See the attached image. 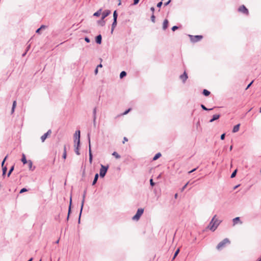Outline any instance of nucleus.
Masks as SVG:
<instances>
[{
    "label": "nucleus",
    "instance_id": "nucleus-20",
    "mask_svg": "<svg viewBox=\"0 0 261 261\" xmlns=\"http://www.w3.org/2000/svg\"><path fill=\"white\" fill-rule=\"evenodd\" d=\"M168 20L167 19H165L164 22H163V29L164 30H165L167 28H168Z\"/></svg>",
    "mask_w": 261,
    "mask_h": 261
},
{
    "label": "nucleus",
    "instance_id": "nucleus-55",
    "mask_svg": "<svg viewBox=\"0 0 261 261\" xmlns=\"http://www.w3.org/2000/svg\"><path fill=\"white\" fill-rule=\"evenodd\" d=\"M16 105V101H14L13 103V106H12L13 107V108H15Z\"/></svg>",
    "mask_w": 261,
    "mask_h": 261
},
{
    "label": "nucleus",
    "instance_id": "nucleus-19",
    "mask_svg": "<svg viewBox=\"0 0 261 261\" xmlns=\"http://www.w3.org/2000/svg\"><path fill=\"white\" fill-rule=\"evenodd\" d=\"M80 145V144H77H77H74V147H75L74 151H75V153L77 155H80V151H79Z\"/></svg>",
    "mask_w": 261,
    "mask_h": 261
},
{
    "label": "nucleus",
    "instance_id": "nucleus-30",
    "mask_svg": "<svg viewBox=\"0 0 261 261\" xmlns=\"http://www.w3.org/2000/svg\"><path fill=\"white\" fill-rule=\"evenodd\" d=\"M126 75V72L124 71H122L120 74V77L121 79L123 78V77L125 76Z\"/></svg>",
    "mask_w": 261,
    "mask_h": 261
},
{
    "label": "nucleus",
    "instance_id": "nucleus-36",
    "mask_svg": "<svg viewBox=\"0 0 261 261\" xmlns=\"http://www.w3.org/2000/svg\"><path fill=\"white\" fill-rule=\"evenodd\" d=\"M237 172V170L236 169L234 171H233V172L231 174L230 178H232L234 177L236 175Z\"/></svg>",
    "mask_w": 261,
    "mask_h": 261
},
{
    "label": "nucleus",
    "instance_id": "nucleus-3",
    "mask_svg": "<svg viewBox=\"0 0 261 261\" xmlns=\"http://www.w3.org/2000/svg\"><path fill=\"white\" fill-rule=\"evenodd\" d=\"M144 212V209L142 208H138L136 214L133 217L132 220L134 221H138L141 215Z\"/></svg>",
    "mask_w": 261,
    "mask_h": 261
},
{
    "label": "nucleus",
    "instance_id": "nucleus-17",
    "mask_svg": "<svg viewBox=\"0 0 261 261\" xmlns=\"http://www.w3.org/2000/svg\"><path fill=\"white\" fill-rule=\"evenodd\" d=\"M93 123L95 124L96 119V107H95L93 110Z\"/></svg>",
    "mask_w": 261,
    "mask_h": 261
},
{
    "label": "nucleus",
    "instance_id": "nucleus-32",
    "mask_svg": "<svg viewBox=\"0 0 261 261\" xmlns=\"http://www.w3.org/2000/svg\"><path fill=\"white\" fill-rule=\"evenodd\" d=\"M14 166H12L10 169H9V171L8 173V175H7V176L9 177L10 176V175L11 174V173H12V172L14 170Z\"/></svg>",
    "mask_w": 261,
    "mask_h": 261
},
{
    "label": "nucleus",
    "instance_id": "nucleus-43",
    "mask_svg": "<svg viewBox=\"0 0 261 261\" xmlns=\"http://www.w3.org/2000/svg\"><path fill=\"white\" fill-rule=\"evenodd\" d=\"M253 83V81H252V82H251L248 85V86H247L246 88V90L248 89L251 86V85L252 84V83Z\"/></svg>",
    "mask_w": 261,
    "mask_h": 261
},
{
    "label": "nucleus",
    "instance_id": "nucleus-21",
    "mask_svg": "<svg viewBox=\"0 0 261 261\" xmlns=\"http://www.w3.org/2000/svg\"><path fill=\"white\" fill-rule=\"evenodd\" d=\"M27 164L30 170L33 171L35 169V167H33V163L31 160H29Z\"/></svg>",
    "mask_w": 261,
    "mask_h": 261
},
{
    "label": "nucleus",
    "instance_id": "nucleus-61",
    "mask_svg": "<svg viewBox=\"0 0 261 261\" xmlns=\"http://www.w3.org/2000/svg\"><path fill=\"white\" fill-rule=\"evenodd\" d=\"M64 151L66 152V145H64Z\"/></svg>",
    "mask_w": 261,
    "mask_h": 261
},
{
    "label": "nucleus",
    "instance_id": "nucleus-5",
    "mask_svg": "<svg viewBox=\"0 0 261 261\" xmlns=\"http://www.w3.org/2000/svg\"><path fill=\"white\" fill-rule=\"evenodd\" d=\"M108 169V166L101 165V168L99 172V176L101 178H103L105 176Z\"/></svg>",
    "mask_w": 261,
    "mask_h": 261
},
{
    "label": "nucleus",
    "instance_id": "nucleus-44",
    "mask_svg": "<svg viewBox=\"0 0 261 261\" xmlns=\"http://www.w3.org/2000/svg\"><path fill=\"white\" fill-rule=\"evenodd\" d=\"M225 134L224 133L221 135L220 139L223 140L225 139Z\"/></svg>",
    "mask_w": 261,
    "mask_h": 261
},
{
    "label": "nucleus",
    "instance_id": "nucleus-8",
    "mask_svg": "<svg viewBox=\"0 0 261 261\" xmlns=\"http://www.w3.org/2000/svg\"><path fill=\"white\" fill-rule=\"evenodd\" d=\"M239 12L248 15L249 14V11L244 5L240 6L238 9Z\"/></svg>",
    "mask_w": 261,
    "mask_h": 261
},
{
    "label": "nucleus",
    "instance_id": "nucleus-64",
    "mask_svg": "<svg viewBox=\"0 0 261 261\" xmlns=\"http://www.w3.org/2000/svg\"><path fill=\"white\" fill-rule=\"evenodd\" d=\"M257 261H261V257L258 258Z\"/></svg>",
    "mask_w": 261,
    "mask_h": 261
},
{
    "label": "nucleus",
    "instance_id": "nucleus-31",
    "mask_svg": "<svg viewBox=\"0 0 261 261\" xmlns=\"http://www.w3.org/2000/svg\"><path fill=\"white\" fill-rule=\"evenodd\" d=\"M98 23L101 26H104L105 25V21L104 19H101L100 20L98 21Z\"/></svg>",
    "mask_w": 261,
    "mask_h": 261
},
{
    "label": "nucleus",
    "instance_id": "nucleus-12",
    "mask_svg": "<svg viewBox=\"0 0 261 261\" xmlns=\"http://www.w3.org/2000/svg\"><path fill=\"white\" fill-rule=\"evenodd\" d=\"M180 79L184 83H185L188 79V75L186 72H184L183 74L180 75Z\"/></svg>",
    "mask_w": 261,
    "mask_h": 261
},
{
    "label": "nucleus",
    "instance_id": "nucleus-10",
    "mask_svg": "<svg viewBox=\"0 0 261 261\" xmlns=\"http://www.w3.org/2000/svg\"><path fill=\"white\" fill-rule=\"evenodd\" d=\"M51 134V129L48 130V131L45 133L41 137V140L42 142H44L47 137Z\"/></svg>",
    "mask_w": 261,
    "mask_h": 261
},
{
    "label": "nucleus",
    "instance_id": "nucleus-54",
    "mask_svg": "<svg viewBox=\"0 0 261 261\" xmlns=\"http://www.w3.org/2000/svg\"><path fill=\"white\" fill-rule=\"evenodd\" d=\"M30 46H31V45H30V44H29V45H28V46H27V48H26V52H27V51L29 50V49H30Z\"/></svg>",
    "mask_w": 261,
    "mask_h": 261
},
{
    "label": "nucleus",
    "instance_id": "nucleus-27",
    "mask_svg": "<svg viewBox=\"0 0 261 261\" xmlns=\"http://www.w3.org/2000/svg\"><path fill=\"white\" fill-rule=\"evenodd\" d=\"M71 197H70V204L68 208V216L67 217V220H68L69 217V214L71 212Z\"/></svg>",
    "mask_w": 261,
    "mask_h": 261
},
{
    "label": "nucleus",
    "instance_id": "nucleus-40",
    "mask_svg": "<svg viewBox=\"0 0 261 261\" xmlns=\"http://www.w3.org/2000/svg\"><path fill=\"white\" fill-rule=\"evenodd\" d=\"M28 190L26 188H22L19 192V193H22L24 192L27 191Z\"/></svg>",
    "mask_w": 261,
    "mask_h": 261
},
{
    "label": "nucleus",
    "instance_id": "nucleus-45",
    "mask_svg": "<svg viewBox=\"0 0 261 261\" xmlns=\"http://www.w3.org/2000/svg\"><path fill=\"white\" fill-rule=\"evenodd\" d=\"M85 40L87 43H89L90 42V39L88 37H87L85 38Z\"/></svg>",
    "mask_w": 261,
    "mask_h": 261
},
{
    "label": "nucleus",
    "instance_id": "nucleus-26",
    "mask_svg": "<svg viewBox=\"0 0 261 261\" xmlns=\"http://www.w3.org/2000/svg\"><path fill=\"white\" fill-rule=\"evenodd\" d=\"M210 93V92L206 89H204L202 92V94L205 96H208Z\"/></svg>",
    "mask_w": 261,
    "mask_h": 261
},
{
    "label": "nucleus",
    "instance_id": "nucleus-60",
    "mask_svg": "<svg viewBox=\"0 0 261 261\" xmlns=\"http://www.w3.org/2000/svg\"><path fill=\"white\" fill-rule=\"evenodd\" d=\"M150 10L152 12V13H153V12H154V7H151V8H150Z\"/></svg>",
    "mask_w": 261,
    "mask_h": 261
},
{
    "label": "nucleus",
    "instance_id": "nucleus-62",
    "mask_svg": "<svg viewBox=\"0 0 261 261\" xmlns=\"http://www.w3.org/2000/svg\"><path fill=\"white\" fill-rule=\"evenodd\" d=\"M114 29H115V28H111V34H112V33H113V31H114Z\"/></svg>",
    "mask_w": 261,
    "mask_h": 261
},
{
    "label": "nucleus",
    "instance_id": "nucleus-22",
    "mask_svg": "<svg viewBox=\"0 0 261 261\" xmlns=\"http://www.w3.org/2000/svg\"><path fill=\"white\" fill-rule=\"evenodd\" d=\"M21 161L24 165L27 164L28 162V161L27 160L25 155L24 153H23L22 155V158Z\"/></svg>",
    "mask_w": 261,
    "mask_h": 261
},
{
    "label": "nucleus",
    "instance_id": "nucleus-37",
    "mask_svg": "<svg viewBox=\"0 0 261 261\" xmlns=\"http://www.w3.org/2000/svg\"><path fill=\"white\" fill-rule=\"evenodd\" d=\"M179 252V249H178L174 253V256L173 257V259H174L176 256L177 255V254H178Z\"/></svg>",
    "mask_w": 261,
    "mask_h": 261
},
{
    "label": "nucleus",
    "instance_id": "nucleus-38",
    "mask_svg": "<svg viewBox=\"0 0 261 261\" xmlns=\"http://www.w3.org/2000/svg\"><path fill=\"white\" fill-rule=\"evenodd\" d=\"M155 16L154 15V14H153L151 16V20L152 22H155Z\"/></svg>",
    "mask_w": 261,
    "mask_h": 261
},
{
    "label": "nucleus",
    "instance_id": "nucleus-42",
    "mask_svg": "<svg viewBox=\"0 0 261 261\" xmlns=\"http://www.w3.org/2000/svg\"><path fill=\"white\" fill-rule=\"evenodd\" d=\"M156 184L153 182V180H150V185L152 187L154 186Z\"/></svg>",
    "mask_w": 261,
    "mask_h": 261
},
{
    "label": "nucleus",
    "instance_id": "nucleus-57",
    "mask_svg": "<svg viewBox=\"0 0 261 261\" xmlns=\"http://www.w3.org/2000/svg\"><path fill=\"white\" fill-rule=\"evenodd\" d=\"M94 73H95V74H97V73H98V68H96L95 69V70H94Z\"/></svg>",
    "mask_w": 261,
    "mask_h": 261
},
{
    "label": "nucleus",
    "instance_id": "nucleus-28",
    "mask_svg": "<svg viewBox=\"0 0 261 261\" xmlns=\"http://www.w3.org/2000/svg\"><path fill=\"white\" fill-rule=\"evenodd\" d=\"M160 156H161V153L159 152L154 156V157L153 158V160L155 161L157 159H158Z\"/></svg>",
    "mask_w": 261,
    "mask_h": 261
},
{
    "label": "nucleus",
    "instance_id": "nucleus-2",
    "mask_svg": "<svg viewBox=\"0 0 261 261\" xmlns=\"http://www.w3.org/2000/svg\"><path fill=\"white\" fill-rule=\"evenodd\" d=\"M228 244H230V241L228 239L225 238L224 240H223L222 241H221L217 246L216 248L220 250L224 248L226 245Z\"/></svg>",
    "mask_w": 261,
    "mask_h": 261
},
{
    "label": "nucleus",
    "instance_id": "nucleus-11",
    "mask_svg": "<svg viewBox=\"0 0 261 261\" xmlns=\"http://www.w3.org/2000/svg\"><path fill=\"white\" fill-rule=\"evenodd\" d=\"M233 226H235L237 224H242V221L241 220L240 218L238 217L232 219Z\"/></svg>",
    "mask_w": 261,
    "mask_h": 261
},
{
    "label": "nucleus",
    "instance_id": "nucleus-18",
    "mask_svg": "<svg viewBox=\"0 0 261 261\" xmlns=\"http://www.w3.org/2000/svg\"><path fill=\"white\" fill-rule=\"evenodd\" d=\"M220 117L219 114H215L213 116L212 118L210 120V122H213L215 120L218 119Z\"/></svg>",
    "mask_w": 261,
    "mask_h": 261
},
{
    "label": "nucleus",
    "instance_id": "nucleus-25",
    "mask_svg": "<svg viewBox=\"0 0 261 261\" xmlns=\"http://www.w3.org/2000/svg\"><path fill=\"white\" fill-rule=\"evenodd\" d=\"M101 11H102V9H100L99 10H98L97 11H96V12H95L94 13L93 16H96V17L99 16L101 14Z\"/></svg>",
    "mask_w": 261,
    "mask_h": 261
},
{
    "label": "nucleus",
    "instance_id": "nucleus-46",
    "mask_svg": "<svg viewBox=\"0 0 261 261\" xmlns=\"http://www.w3.org/2000/svg\"><path fill=\"white\" fill-rule=\"evenodd\" d=\"M162 5H163V3H162V2H159V3L157 4V7H158V8H160V7L162 6Z\"/></svg>",
    "mask_w": 261,
    "mask_h": 261
},
{
    "label": "nucleus",
    "instance_id": "nucleus-41",
    "mask_svg": "<svg viewBox=\"0 0 261 261\" xmlns=\"http://www.w3.org/2000/svg\"><path fill=\"white\" fill-rule=\"evenodd\" d=\"M178 27L177 26H176V25H174V26H173V27L172 28V29H172V30L173 31H175V30H177V29H178Z\"/></svg>",
    "mask_w": 261,
    "mask_h": 261
},
{
    "label": "nucleus",
    "instance_id": "nucleus-50",
    "mask_svg": "<svg viewBox=\"0 0 261 261\" xmlns=\"http://www.w3.org/2000/svg\"><path fill=\"white\" fill-rule=\"evenodd\" d=\"M74 142L75 144H77V142H78V138H74Z\"/></svg>",
    "mask_w": 261,
    "mask_h": 261
},
{
    "label": "nucleus",
    "instance_id": "nucleus-51",
    "mask_svg": "<svg viewBox=\"0 0 261 261\" xmlns=\"http://www.w3.org/2000/svg\"><path fill=\"white\" fill-rule=\"evenodd\" d=\"M171 0H169L167 2L164 3V6H167L169 4V3L171 2Z\"/></svg>",
    "mask_w": 261,
    "mask_h": 261
},
{
    "label": "nucleus",
    "instance_id": "nucleus-14",
    "mask_svg": "<svg viewBox=\"0 0 261 261\" xmlns=\"http://www.w3.org/2000/svg\"><path fill=\"white\" fill-rule=\"evenodd\" d=\"M7 158H8V155H7L5 156V158H4V159L3 160V161L2 163V167H3L4 163H5V161L6 160V159H7ZM7 170V169L6 167H3V175H4L6 174Z\"/></svg>",
    "mask_w": 261,
    "mask_h": 261
},
{
    "label": "nucleus",
    "instance_id": "nucleus-49",
    "mask_svg": "<svg viewBox=\"0 0 261 261\" xmlns=\"http://www.w3.org/2000/svg\"><path fill=\"white\" fill-rule=\"evenodd\" d=\"M140 0H134V5H136L138 4Z\"/></svg>",
    "mask_w": 261,
    "mask_h": 261
},
{
    "label": "nucleus",
    "instance_id": "nucleus-1",
    "mask_svg": "<svg viewBox=\"0 0 261 261\" xmlns=\"http://www.w3.org/2000/svg\"><path fill=\"white\" fill-rule=\"evenodd\" d=\"M216 215H215L210 222L208 228L212 231H214L221 223V221L216 219Z\"/></svg>",
    "mask_w": 261,
    "mask_h": 261
},
{
    "label": "nucleus",
    "instance_id": "nucleus-16",
    "mask_svg": "<svg viewBox=\"0 0 261 261\" xmlns=\"http://www.w3.org/2000/svg\"><path fill=\"white\" fill-rule=\"evenodd\" d=\"M102 37L101 35H98L96 37L95 41L98 44H100L101 43Z\"/></svg>",
    "mask_w": 261,
    "mask_h": 261
},
{
    "label": "nucleus",
    "instance_id": "nucleus-6",
    "mask_svg": "<svg viewBox=\"0 0 261 261\" xmlns=\"http://www.w3.org/2000/svg\"><path fill=\"white\" fill-rule=\"evenodd\" d=\"M189 36L190 38L191 42H197L201 40L203 38V36L202 35L193 36L189 35Z\"/></svg>",
    "mask_w": 261,
    "mask_h": 261
},
{
    "label": "nucleus",
    "instance_id": "nucleus-34",
    "mask_svg": "<svg viewBox=\"0 0 261 261\" xmlns=\"http://www.w3.org/2000/svg\"><path fill=\"white\" fill-rule=\"evenodd\" d=\"M117 25V20L113 19V22L112 24V28H115Z\"/></svg>",
    "mask_w": 261,
    "mask_h": 261
},
{
    "label": "nucleus",
    "instance_id": "nucleus-15",
    "mask_svg": "<svg viewBox=\"0 0 261 261\" xmlns=\"http://www.w3.org/2000/svg\"><path fill=\"white\" fill-rule=\"evenodd\" d=\"M74 138H78V142H77V143L80 144V130H76V132L74 135Z\"/></svg>",
    "mask_w": 261,
    "mask_h": 261
},
{
    "label": "nucleus",
    "instance_id": "nucleus-24",
    "mask_svg": "<svg viewBox=\"0 0 261 261\" xmlns=\"http://www.w3.org/2000/svg\"><path fill=\"white\" fill-rule=\"evenodd\" d=\"M46 28V26L45 25H42L39 28H38L36 31V33L37 34H40V31L42 29H44Z\"/></svg>",
    "mask_w": 261,
    "mask_h": 261
},
{
    "label": "nucleus",
    "instance_id": "nucleus-4",
    "mask_svg": "<svg viewBox=\"0 0 261 261\" xmlns=\"http://www.w3.org/2000/svg\"><path fill=\"white\" fill-rule=\"evenodd\" d=\"M86 193H87V190L86 189L84 190L83 194V196H82L83 199L82 200L80 213L79 218V223H80L81 216L82 212L83 211V206H84V202H85V197H86Z\"/></svg>",
    "mask_w": 261,
    "mask_h": 261
},
{
    "label": "nucleus",
    "instance_id": "nucleus-59",
    "mask_svg": "<svg viewBox=\"0 0 261 261\" xmlns=\"http://www.w3.org/2000/svg\"><path fill=\"white\" fill-rule=\"evenodd\" d=\"M240 186V184H239V185H237V186H234V187H233V189H234H234H237V188H238Z\"/></svg>",
    "mask_w": 261,
    "mask_h": 261
},
{
    "label": "nucleus",
    "instance_id": "nucleus-53",
    "mask_svg": "<svg viewBox=\"0 0 261 261\" xmlns=\"http://www.w3.org/2000/svg\"><path fill=\"white\" fill-rule=\"evenodd\" d=\"M128 141L127 138L126 137H124L123 138V143H125V142H126V141Z\"/></svg>",
    "mask_w": 261,
    "mask_h": 261
},
{
    "label": "nucleus",
    "instance_id": "nucleus-7",
    "mask_svg": "<svg viewBox=\"0 0 261 261\" xmlns=\"http://www.w3.org/2000/svg\"><path fill=\"white\" fill-rule=\"evenodd\" d=\"M88 139L89 142V161L90 163L92 162V154L91 152V142H90V134H88Z\"/></svg>",
    "mask_w": 261,
    "mask_h": 261
},
{
    "label": "nucleus",
    "instance_id": "nucleus-35",
    "mask_svg": "<svg viewBox=\"0 0 261 261\" xmlns=\"http://www.w3.org/2000/svg\"><path fill=\"white\" fill-rule=\"evenodd\" d=\"M117 17H118V14L117 13V11L115 10V11H114V12L113 13V19L117 20Z\"/></svg>",
    "mask_w": 261,
    "mask_h": 261
},
{
    "label": "nucleus",
    "instance_id": "nucleus-48",
    "mask_svg": "<svg viewBox=\"0 0 261 261\" xmlns=\"http://www.w3.org/2000/svg\"><path fill=\"white\" fill-rule=\"evenodd\" d=\"M99 176V174L98 173H96L94 176V179H98Z\"/></svg>",
    "mask_w": 261,
    "mask_h": 261
},
{
    "label": "nucleus",
    "instance_id": "nucleus-63",
    "mask_svg": "<svg viewBox=\"0 0 261 261\" xmlns=\"http://www.w3.org/2000/svg\"><path fill=\"white\" fill-rule=\"evenodd\" d=\"M33 259V258L32 257L29 260H28V261H32Z\"/></svg>",
    "mask_w": 261,
    "mask_h": 261
},
{
    "label": "nucleus",
    "instance_id": "nucleus-9",
    "mask_svg": "<svg viewBox=\"0 0 261 261\" xmlns=\"http://www.w3.org/2000/svg\"><path fill=\"white\" fill-rule=\"evenodd\" d=\"M194 181L191 182V180H189L188 182H187L181 189L180 191L182 192L184 191V190L187 187H189L188 189L190 190L192 187L193 185L194 184Z\"/></svg>",
    "mask_w": 261,
    "mask_h": 261
},
{
    "label": "nucleus",
    "instance_id": "nucleus-58",
    "mask_svg": "<svg viewBox=\"0 0 261 261\" xmlns=\"http://www.w3.org/2000/svg\"><path fill=\"white\" fill-rule=\"evenodd\" d=\"M102 67V64H99L98 65H97V67H96V68H101Z\"/></svg>",
    "mask_w": 261,
    "mask_h": 261
},
{
    "label": "nucleus",
    "instance_id": "nucleus-52",
    "mask_svg": "<svg viewBox=\"0 0 261 261\" xmlns=\"http://www.w3.org/2000/svg\"><path fill=\"white\" fill-rule=\"evenodd\" d=\"M196 169H197V168H194V169H193L191 170V171H189L188 173L189 174L193 172L194 171H195Z\"/></svg>",
    "mask_w": 261,
    "mask_h": 261
},
{
    "label": "nucleus",
    "instance_id": "nucleus-13",
    "mask_svg": "<svg viewBox=\"0 0 261 261\" xmlns=\"http://www.w3.org/2000/svg\"><path fill=\"white\" fill-rule=\"evenodd\" d=\"M111 13V11L109 10H105L102 13V19H104L106 17L109 15Z\"/></svg>",
    "mask_w": 261,
    "mask_h": 261
},
{
    "label": "nucleus",
    "instance_id": "nucleus-29",
    "mask_svg": "<svg viewBox=\"0 0 261 261\" xmlns=\"http://www.w3.org/2000/svg\"><path fill=\"white\" fill-rule=\"evenodd\" d=\"M112 155L114 156L116 159H120V155L118 154V153L117 152H113L112 153Z\"/></svg>",
    "mask_w": 261,
    "mask_h": 261
},
{
    "label": "nucleus",
    "instance_id": "nucleus-33",
    "mask_svg": "<svg viewBox=\"0 0 261 261\" xmlns=\"http://www.w3.org/2000/svg\"><path fill=\"white\" fill-rule=\"evenodd\" d=\"M201 108L203 110H205V111H209V110H213V108H211V109H207L206 108L204 105H203V104H201Z\"/></svg>",
    "mask_w": 261,
    "mask_h": 261
},
{
    "label": "nucleus",
    "instance_id": "nucleus-23",
    "mask_svg": "<svg viewBox=\"0 0 261 261\" xmlns=\"http://www.w3.org/2000/svg\"><path fill=\"white\" fill-rule=\"evenodd\" d=\"M240 126V124H238L235 125L233 128L232 132L236 133V132H238L239 130Z\"/></svg>",
    "mask_w": 261,
    "mask_h": 261
},
{
    "label": "nucleus",
    "instance_id": "nucleus-56",
    "mask_svg": "<svg viewBox=\"0 0 261 261\" xmlns=\"http://www.w3.org/2000/svg\"><path fill=\"white\" fill-rule=\"evenodd\" d=\"M97 180H93V182L92 184V186H94L96 184V183L97 182Z\"/></svg>",
    "mask_w": 261,
    "mask_h": 261
},
{
    "label": "nucleus",
    "instance_id": "nucleus-39",
    "mask_svg": "<svg viewBox=\"0 0 261 261\" xmlns=\"http://www.w3.org/2000/svg\"><path fill=\"white\" fill-rule=\"evenodd\" d=\"M130 109H128V110H126L124 112L122 113V115H126L130 111Z\"/></svg>",
    "mask_w": 261,
    "mask_h": 261
},
{
    "label": "nucleus",
    "instance_id": "nucleus-47",
    "mask_svg": "<svg viewBox=\"0 0 261 261\" xmlns=\"http://www.w3.org/2000/svg\"><path fill=\"white\" fill-rule=\"evenodd\" d=\"M66 155H67L66 152L64 151L63 154V158L64 159H65L66 158Z\"/></svg>",
    "mask_w": 261,
    "mask_h": 261
}]
</instances>
